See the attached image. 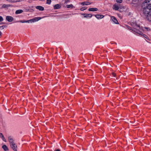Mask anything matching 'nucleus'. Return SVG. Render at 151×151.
Returning <instances> with one entry per match:
<instances>
[{"instance_id": "obj_22", "label": "nucleus", "mask_w": 151, "mask_h": 151, "mask_svg": "<svg viewBox=\"0 0 151 151\" xmlns=\"http://www.w3.org/2000/svg\"><path fill=\"white\" fill-rule=\"evenodd\" d=\"M12 2H15L20 1V0H9Z\"/></svg>"}, {"instance_id": "obj_26", "label": "nucleus", "mask_w": 151, "mask_h": 151, "mask_svg": "<svg viewBox=\"0 0 151 151\" xmlns=\"http://www.w3.org/2000/svg\"><path fill=\"white\" fill-rule=\"evenodd\" d=\"M122 0H116V1L118 3H121L122 2Z\"/></svg>"}, {"instance_id": "obj_13", "label": "nucleus", "mask_w": 151, "mask_h": 151, "mask_svg": "<svg viewBox=\"0 0 151 151\" xmlns=\"http://www.w3.org/2000/svg\"><path fill=\"white\" fill-rule=\"evenodd\" d=\"M98 9L97 8H90L88 9V11H97Z\"/></svg>"}, {"instance_id": "obj_23", "label": "nucleus", "mask_w": 151, "mask_h": 151, "mask_svg": "<svg viewBox=\"0 0 151 151\" xmlns=\"http://www.w3.org/2000/svg\"><path fill=\"white\" fill-rule=\"evenodd\" d=\"M10 6L9 5L3 4L2 6V7L4 8H5L6 7L9 6Z\"/></svg>"}, {"instance_id": "obj_15", "label": "nucleus", "mask_w": 151, "mask_h": 151, "mask_svg": "<svg viewBox=\"0 0 151 151\" xmlns=\"http://www.w3.org/2000/svg\"><path fill=\"white\" fill-rule=\"evenodd\" d=\"M91 4V3H90V2H87V1L83 2L81 3V4H82L83 5H89V4Z\"/></svg>"}, {"instance_id": "obj_8", "label": "nucleus", "mask_w": 151, "mask_h": 151, "mask_svg": "<svg viewBox=\"0 0 151 151\" xmlns=\"http://www.w3.org/2000/svg\"><path fill=\"white\" fill-rule=\"evenodd\" d=\"M95 16L98 19H102L104 17V16L99 14L96 15Z\"/></svg>"}, {"instance_id": "obj_31", "label": "nucleus", "mask_w": 151, "mask_h": 151, "mask_svg": "<svg viewBox=\"0 0 151 151\" xmlns=\"http://www.w3.org/2000/svg\"><path fill=\"white\" fill-rule=\"evenodd\" d=\"M6 27V26H1V27L0 26V28L1 27H2V29H4V28L3 27Z\"/></svg>"}, {"instance_id": "obj_24", "label": "nucleus", "mask_w": 151, "mask_h": 151, "mask_svg": "<svg viewBox=\"0 0 151 151\" xmlns=\"http://www.w3.org/2000/svg\"><path fill=\"white\" fill-rule=\"evenodd\" d=\"M51 0H47L46 3L48 4H50L51 2Z\"/></svg>"}, {"instance_id": "obj_34", "label": "nucleus", "mask_w": 151, "mask_h": 151, "mask_svg": "<svg viewBox=\"0 0 151 151\" xmlns=\"http://www.w3.org/2000/svg\"><path fill=\"white\" fill-rule=\"evenodd\" d=\"M2 35V32L0 31V37H1V36Z\"/></svg>"}, {"instance_id": "obj_7", "label": "nucleus", "mask_w": 151, "mask_h": 151, "mask_svg": "<svg viewBox=\"0 0 151 151\" xmlns=\"http://www.w3.org/2000/svg\"><path fill=\"white\" fill-rule=\"evenodd\" d=\"M83 14L84 15V17H91L92 16V15L91 14Z\"/></svg>"}, {"instance_id": "obj_11", "label": "nucleus", "mask_w": 151, "mask_h": 151, "mask_svg": "<svg viewBox=\"0 0 151 151\" xmlns=\"http://www.w3.org/2000/svg\"><path fill=\"white\" fill-rule=\"evenodd\" d=\"M60 6L59 4H57L54 6V9H58L60 8Z\"/></svg>"}, {"instance_id": "obj_19", "label": "nucleus", "mask_w": 151, "mask_h": 151, "mask_svg": "<svg viewBox=\"0 0 151 151\" xmlns=\"http://www.w3.org/2000/svg\"><path fill=\"white\" fill-rule=\"evenodd\" d=\"M0 137L2 138L3 140L5 142L6 141V140L5 139L3 134H2V133H0Z\"/></svg>"}, {"instance_id": "obj_5", "label": "nucleus", "mask_w": 151, "mask_h": 151, "mask_svg": "<svg viewBox=\"0 0 151 151\" xmlns=\"http://www.w3.org/2000/svg\"><path fill=\"white\" fill-rule=\"evenodd\" d=\"M41 19V18L40 17H35L33 19H31V20H30V21L31 22H32H32H34L35 21H38Z\"/></svg>"}, {"instance_id": "obj_10", "label": "nucleus", "mask_w": 151, "mask_h": 151, "mask_svg": "<svg viewBox=\"0 0 151 151\" xmlns=\"http://www.w3.org/2000/svg\"><path fill=\"white\" fill-rule=\"evenodd\" d=\"M36 8L40 10L43 11L44 10V8L43 7L41 6H37L36 7Z\"/></svg>"}, {"instance_id": "obj_36", "label": "nucleus", "mask_w": 151, "mask_h": 151, "mask_svg": "<svg viewBox=\"0 0 151 151\" xmlns=\"http://www.w3.org/2000/svg\"><path fill=\"white\" fill-rule=\"evenodd\" d=\"M55 151H60V150L59 149H58L55 150Z\"/></svg>"}, {"instance_id": "obj_21", "label": "nucleus", "mask_w": 151, "mask_h": 151, "mask_svg": "<svg viewBox=\"0 0 151 151\" xmlns=\"http://www.w3.org/2000/svg\"><path fill=\"white\" fill-rule=\"evenodd\" d=\"M67 8H72L73 7V6L72 4L68 5L66 6Z\"/></svg>"}, {"instance_id": "obj_4", "label": "nucleus", "mask_w": 151, "mask_h": 151, "mask_svg": "<svg viewBox=\"0 0 151 151\" xmlns=\"http://www.w3.org/2000/svg\"><path fill=\"white\" fill-rule=\"evenodd\" d=\"M120 5H119V6L116 4H115L113 6V8L114 9L116 10H118L120 7Z\"/></svg>"}, {"instance_id": "obj_2", "label": "nucleus", "mask_w": 151, "mask_h": 151, "mask_svg": "<svg viewBox=\"0 0 151 151\" xmlns=\"http://www.w3.org/2000/svg\"><path fill=\"white\" fill-rule=\"evenodd\" d=\"M10 146L14 150V151H17V146L15 143H13Z\"/></svg>"}, {"instance_id": "obj_33", "label": "nucleus", "mask_w": 151, "mask_h": 151, "mask_svg": "<svg viewBox=\"0 0 151 151\" xmlns=\"http://www.w3.org/2000/svg\"><path fill=\"white\" fill-rule=\"evenodd\" d=\"M122 6H120V7L119 8V11L120 12H122V10H121V9H122Z\"/></svg>"}, {"instance_id": "obj_35", "label": "nucleus", "mask_w": 151, "mask_h": 151, "mask_svg": "<svg viewBox=\"0 0 151 151\" xmlns=\"http://www.w3.org/2000/svg\"><path fill=\"white\" fill-rule=\"evenodd\" d=\"M136 26L137 27H138L139 28L140 27L139 26V25H137L136 24Z\"/></svg>"}, {"instance_id": "obj_29", "label": "nucleus", "mask_w": 151, "mask_h": 151, "mask_svg": "<svg viewBox=\"0 0 151 151\" xmlns=\"http://www.w3.org/2000/svg\"><path fill=\"white\" fill-rule=\"evenodd\" d=\"M3 20V18L1 16H0V22L2 21Z\"/></svg>"}, {"instance_id": "obj_32", "label": "nucleus", "mask_w": 151, "mask_h": 151, "mask_svg": "<svg viewBox=\"0 0 151 151\" xmlns=\"http://www.w3.org/2000/svg\"><path fill=\"white\" fill-rule=\"evenodd\" d=\"M70 0H65V3H67L68 2H69Z\"/></svg>"}, {"instance_id": "obj_18", "label": "nucleus", "mask_w": 151, "mask_h": 151, "mask_svg": "<svg viewBox=\"0 0 151 151\" xmlns=\"http://www.w3.org/2000/svg\"><path fill=\"white\" fill-rule=\"evenodd\" d=\"M23 12V11L22 10H18L16 11L15 13L17 14L22 13Z\"/></svg>"}, {"instance_id": "obj_9", "label": "nucleus", "mask_w": 151, "mask_h": 151, "mask_svg": "<svg viewBox=\"0 0 151 151\" xmlns=\"http://www.w3.org/2000/svg\"><path fill=\"white\" fill-rule=\"evenodd\" d=\"M132 30L134 32H135L138 34H139V35H141V32H140L138 29H136L135 28H134L132 29Z\"/></svg>"}, {"instance_id": "obj_17", "label": "nucleus", "mask_w": 151, "mask_h": 151, "mask_svg": "<svg viewBox=\"0 0 151 151\" xmlns=\"http://www.w3.org/2000/svg\"><path fill=\"white\" fill-rule=\"evenodd\" d=\"M2 147L5 151H8V149L6 145H3Z\"/></svg>"}, {"instance_id": "obj_6", "label": "nucleus", "mask_w": 151, "mask_h": 151, "mask_svg": "<svg viewBox=\"0 0 151 151\" xmlns=\"http://www.w3.org/2000/svg\"><path fill=\"white\" fill-rule=\"evenodd\" d=\"M8 139L10 145L14 143L13 139L11 137H9Z\"/></svg>"}, {"instance_id": "obj_27", "label": "nucleus", "mask_w": 151, "mask_h": 151, "mask_svg": "<svg viewBox=\"0 0 151 151\" xmlns=\"http://www.w3.org/2000/svg\"><path fill=\"white\" fill-rule=\"evenodd\" d=\"M147 6H148V8H149V9L151 11V4H147Z\"/></svg>"}, {"instance_id": "obj_16", "label": "nucleus", "mask_w": 151, "mask_h": 151, "mask_svg": "<svg viewBox=\"0 0 151 151\" xmlns=\"http://www.w3.org/2000/svg\"><path fill=\"white\" fill-rule=\"evenodd\" d=\"M145 3L146 4V5H147V4H151V0H145Z\"/></svg>"}, {"instance_id": "obj_3", "label": "nucleus", "mask_w": 151, "mask_h": 151, "mask_svg": "<svg viewBox=\"0 0 151 151\" xmlns=\"http://www.w3.org/2000/svg\"><path fill=\"white\" fill-rule=\"evenodd\" d=\"M6 19L9 22H12L14 20L13 18L10 16H7L6 17Z\"/></svg>"}, {"instance_id": "obj_1", "label": "nucleus", "mask_w": 151, "mask_h": 151, "mask_svg": "<svg viewBox=\"0 0 151 151\" xmlns=\"http://www.w3.org/2000/svg\"><path fill=\"white\" fill-rule=\"evenodd\" d=\"M146 6V7H145L143 11V13L146 17H147V15H149L151 13V11L149 9V8H148L147 5Z\"/></svg>"}, {"instance_id": "obj_30", "label": "nucleus", "mask_w": 151, "mask_h": 151, "mask_svg": "<svg viewBox=\"0 0 151 151\" xmlns=\"http://www.w3.org/2000/svg\"><path fill=\"white\" fill-rule=\"evenodd\" d=\"M112 74L114 77H115L116 76V74L114 73H112Z\"/></svg>"}, {"instance_id": "obj_38", "label": "nucleus", "mask_w": 151, "mask_h": 151, "mask_svg": "<svg viewBox=\"0 0 151 151\" xmlns=\"http://www.w3.org/2000/svg\"><path fill=\"white\" fill-rule=\"evenodd\" d=\"M144 35H145V36H147L146 35H144Z\"/></svg>"}, {"instance_id": "obj_20", "label": "nucleus", "mask_w": 151, "mask_h": 151, "mask_svg": "<svg viewBox=\"0 0 151 151\" xmlns=\"http://www.w3.org/2000/svg\"><path fill=\"white\" fill-rule=\"evenodd\" d=\"M30 22V20H27V21H25V20H21L19 21H18L17 22H19L22 23H24V22H28L29 23Z\"/></svg>"}, {"instance_id": "obj_12", "label": "nucleus", "mask_w": 151, "mask_h": 151, "mask_svg": "<svg viewBox=\"0 0 151 151\" xmlns=\"http://www.w3.org/2000/svg\"><path fill=\"white\" fill-rule=\"evenodd\" d=\"M111 19L113 20V21L115 23L117 24L118 23V21L117 20V19H116L115 17H112Z\"/></svg>"}, {"instance_id": "obj_25", "label": "nucleus", "mask_w": 151, "mask_h": 151, "mask_svg": "<svg viewBox=\"0 0 151 151\" xmlns=\"http://www.w3.org/2000/svg\"><path fill=\"white\" fill-rule=\"evenodd\" d=\"M144 29H146L147 31H150V29L147 27H144Z\"/></svg>"}, {"instance_id": "obj_37", "label": "nucleus", "mask_w": 151, "mask_h": 151, "mask_svg": "<svg viewBox=\"0 0 151 151\" xmlns=\"http://www.w3.org/2000/svg\"><path fill=\"white\" fill-rule=\"evenodd\" d=\"M122 8H123V9H125V7L124 6H123V7H122Z\"/></svg>"}, {"instance_id": "obj_14", "label": "nucleus", "mask_w": 151, "mask_h": 151, "mask_svg": "<svg viewBox=\"0 0 151 151\" xmlns=\"http://www.w3.org/2000/svg\"><path fill=\"white\" fill-rule=\"evenodd\" d=\"M146 18L147 20L149 21H151V13L149 15H147V17Z\"/></svg>"}, {"instance_id": "obj_28", "label": "nucleus", "mask_w": 151, "mask_h": 151, "mask_svg": "<svg viewBox=\"0 0 151 151\" xmlns=\"http://www.w3.org/2000/svg\"><path fill=\"white\" fill-rule=\"evenodd\" d=\"M86 9V8L85 7H82L81 8V10L83 11V10H85Z\"/></svg>"}]
</instances>
